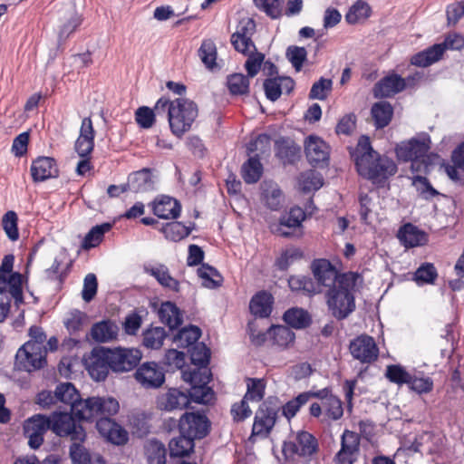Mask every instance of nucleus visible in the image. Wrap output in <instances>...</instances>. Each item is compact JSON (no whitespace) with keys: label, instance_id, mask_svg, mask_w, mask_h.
I'll return each mask as SVG.
<instances>
[{"label":"nucleus","instance_id":"nucleus-1","mask_svg":"<svg viewBox=\"0 0 464 464\" xmlns=\"http://www.w3.org/2000/svg\"><path fill=\"white\" fill-rule=\"evenodd\" d=\"M359 277L355 272L343 273L338 283L325 292L328 310L338 321L346 319L356 308L353 290Z\"/></svg>","mask_w":464,"mask_h":464},{"label":"nucleus","instance_id":"nucleus-2","mask_svg":"<svg viewBox=\"0 0 464 464\" xmlns=\"http://www.w3.org/2000/svg\"><path fill=\"white\" fill-rule=\"evenodd\" d=\"M358 174L372 184L382 187L390 177L396 174L398 167L394 160L386 155H381L379 152L374 157L361 160L355 164Z\"/></svg>","mask_w":464,"mask_h":464},{"label":"nucleus","instance_id":"nucleus-3","mask_svg":"<svg viewBox=\"0 0 464 464\" xmlns=\"http://www.w3.org/2000/svg\"><path fill=\"white\" fill-rule=\"evenodd\" d=\"M198 114L196 102L185 98L176 99V103L169 110V124L170 131L178 138H181L191 129Z\"/></svg>","mask_w":464,"mask_h":464},{"label":"nucleus","instance_id":"nucleus-4","mask_svg":"<svg viewBox=\"0 0 464 464\" xmlns=\"http://www.w3.org/2000/svg\"><path fill=\"white\" fill-rule=\"evenodd\" d=\"M281 408L282 401L278 397L268 396L265 399L256 411L249 440L254 436H268L279 418Z\"/></svg>","mask_w":464,"mask_h":464},{"label":"nucleus","instance_id":"nucleus-5","mask_svg":"<svg viewBox=\"0 0 464 464\" xmlns=\"http://www.w3.org/2000/svg\"><path fill=\"white\" fill-rule=\"evenodd\" d=\"M119 410V401L113 397L90 396L84 399L82 408L77 412V419L92 422L94 419L112 418Z\"/></svg>","mask_w":464,"mask_h":464},{"label":"nucleus","instance_id":"nucleus-6","mask_svg":"<svg viewBox=\"0 0 464 464\" xmlns=\"http://www.w3.org/2000/svg\"><path fill=\"white\" fill-rule=\"evenodd\" d=\"M74 413L55 411L52 412L51 430L58 437H69L71 440L85 441L87 433Z\"/></svg>","mask_w":464,"mask_h":464},{"label":"nucleus","instance_id":"nucleus-7","mask_svg":"<svg viewBox=\"0 0 464 464\" xmlns=\"http://www.w3.org/2000/svg\"><path fill=\"white\" fill-rule=\"evenodd\" d=\"M180 434H185L195 442L208 436L211 431V421L204 411H186L178 424Z\"/></svg>","mask_w":464,"mask_h":464},{"label":"nucleus","instance_id":"nucleus-8","mask_svg":"<svg viewBox=\"0 0 464 464\" xmlns=\"http://www.w3.org/2000/svg\"><path fill=\"white\" fill-rule=\"evenodd\" d=\"M431 145L430 136L422 131L409 140L397 143L394 151L400 161L409 162L410 160L420 158L430 152Z\"/></svg>","mask_w":464,"mask_h":464},{"label":"nucleus","instance_id":"nucleus-9","mask_svg":"<svg viewBox=\"0 0 464 464\" xmlns=\"http://www.w3.org/2000/svg\"><path fill=\"white\" fill-rule=\"evenodd\" d=\"M305 213L300 207H293L288 212L282 215L278 224L273 229L274 233L283 237H301L303 232V221Z\"/></svg>","mask_w":464,"mask_h":464},{"label":"nucleus","instance_id":"nucleus-10","mask_svg":"<svg viewBox=\"0 0 464 464\" xmlns=\"http://www.w3.org/2000/svg\"><path fill=\"white\" fill-rule=\"evenodd\" d=\"M47 364L46 353L24 343L16 352L14 365L19 371L32 372L44 368Z\"/></svg>","mask_w":464,"mask_h":464},{"label":"nucleus","instance_id":"nucleus-11","mask_svg":"<svg viewBox=\"0 0 464 464\" xmlns=\"http://www.w3.org/2000/svg\"><path fill=\"white\" fill-rule=\"evenodd\" d=\"M110 353H111V348L103 346L94 347L91 352L87 369L91 377L96 382L104 381L109 372H112Z\"/></svg>","mask_w":464,"mask_h":464},{"label":"nucleus","instance_id":"nucleus-12","mask_svg":"<svg viewBox=\"0 0 464 464\" xmlns=\"http://www.w3.org/2000/svg\"><path fill=\"white\" fill-rule=\"evenodd\" d=\"M134 378L144 389H158L165 382V370L155 362H145L136 368Z\"/></svg>","mask_w":464,"mask_h":464},{"label":"nucleus","instance_id":"nucleus-13","mask_svg":"<svg viewBox=\"0 0 464 464\" xmlns=\"http://www.w3.org/2000/svg\"><path fill=\"white\" fill-rule=\"evenodd\" d=\"M111 363L113 372H126L135 369L142 357L139 349L116 347L111 349Z\"/></svg>","mask_w":464,"mask_h":464},{"label":"nucleus","instance_id":"nucleus-14","mask_svg":"<svg viewBox=\"0 0 464 464\" xmlns=\"http://www.w3.org/2000/svg\"><path fill=\"white\" fill-rule=\"evenodd\" d=\"M311 268L313 275L316 280V286L318 293L322 292V286L328 289L338 283L341 274L337 271L335 266L325 258L314 259L312 262Z\"/></svg>","mask_w":464,"mask_h":464},{"label":"nucleus","instance_id":"nucleus-15","mask_svg":"<svg viewBox=\"0 0 464 464\" xmlns=\"http://www.w3.org/2000/svg\"><path fill=\"white\" fill-rule=\"evenodd\" d=\"M311 268L313 275L316 280V286L318 293L322 292V286L328 289L338 283L341 274L337 271L335 266L325 258L314 259L312 262Z\"/></svg>","mask_w":464,"mask_h":464},{"label":"nucleus","instance_id":"nucleus-16","mask_svg":"<svg viewBox=\"0 0 464 464\" xmlns=\"http://www.w3.org/2000/svg\"><path fill=\"white\" fill-rule=\"evenodd\" d=\"M256 33V23L252 18L240 20L237 31L231 35V44L236 51L243 54L248 53V49L256 50L252 36Z\"/></svg>","mask_w":464,"mask_h":464},{"label":"nucleus","instance_id":"nucleus-17","mask_svg":"<svg viewBox=\"0 0 464 464\" xmlns=\"http://www.w3.org/2000/svg\"><path fill=\"white\" fill-rule=\"evenodd\" d=\"M349 350L353 357L362 363L374 362L379 355V349L372 336L362 334L351 341Z\"/></svg>","mask_w":464,"mask_h":464},{"label":"nucleus","instance_id":"nucleus-18","mask_svg":"<svg viewBox=\"0 0 464 464\" xmlns=\"http://www.w3.org/2000/svg\"><path fill=\"white\" fill-rule=\"evenodd\" d=\"M96 429L102 437L113 445H125L129 440L128 431L112 418L96 420Z\"/></svg>","mask_w":464,"mask_h":464},{"label":"nucleus","instance_id":"nucleus-19","mask_svg":"<svg viewBox=\"0 0 464 464\" xmlns=\"http://www.w3.org/2000/svg\"><path fill=\"white\" fill-rule=\"evenodd\" d=\"M31 176L34 183L45 181L59 176L57 161L53 157L39 156L32 161Z\"/></svg>","mask_w":464,"mask_h":464},{"label":"nucleus","instance_id":"nucleus-20","mask_svg":"<svg viewBox=\"0 0 464 464\" xmlns=\"http://www.w3.org/2000/svg\"><path fill=\"white\" fill-rule=\"evenodd\" d=\"M307 160L314 167L327 164L330 158L329 146L319 137L310 135L304 141Z\"/></svg>","mask_w":464,"mask_h":464},{"label":"nucleus","instance_id":"nucleus-21","mask_svg":"<svg viewBox=\"0 0 464 464\" xmlns=\"http://www.w3.org/2000/svg\"><path fill=\"white\" fill-rule=\"evenodd\" d=\"M82 15L75 7L65 9L59 18L58 45H63L82 24Z\"/></svg>","mask_w":464,"mask_h":464},{"label":"nucleus","instance_id":"nucleus-22","mask_svg":"<svg viewBox=\"0 0 464 464\" xmlns=\"http://www.w3.org/2000/svg\"><path fill=\"white\" fill-rule=\"evenodd\" d=\"M149 206L159 218L176 219L180 216L181 204L179 200L167 195L158 196Z\"/></svg>","mask_w":464,"mask_h":464},{"label":"nucleus","instance_id":"nucleus-23","mask_svg":"<svg viewBox=\"0 0 464 464\" xmlns=\"http://www.w3.org/2000/svg\"><path fill=\"white\" fill-rule=\"evenodd\" d=\"M406 88L405 80L397 73H391L379 80L373 86L375 98H389Z\"/></svg>","mask_w":464,"mask_h":464},{"label":"nucleus","instance_id":"nucleus-24","mask_svg":"<svg viewBox=\"0 0 464 464\" xmlns=\"http://www.w3.org/2000/svg\"><path fill=\"white\" fill-rule=\"evenodd\" d=\"M158 408L161 411H172L189 407V400L187 393L178 388H169L167 392L157 399Z\"/></svg>","mask_w":464,"mask_h":464},{"label":"nucleus","instance_id":"nucleus-25","mask_svg":"<svg viewBox=\"0 0 464 464\" xmlns=\"http://www.w3.org/2000/svg\"><path fill=\"white\" fill-rule=\"evenodd\" d=\"M301 148L289 138L280 137L275 142L276 157L284 164H294L300 158Z\"/></svg>","mask_w":464,"mask_h":464},{"label":"nucleus","instance_id":"nucleus-26","mask_svg":"<svg viewBox=\"0 0 464 464\" xmlns=\"http://www.w3.org/2000/svg\"><path fill=\"white\" fill-rule=\"evenodd\" d=\"M58 401L70 406V410L77 417V412L82 408L84 399L72 382H62L56 386Z\"/></svg>","mask_w":464,"mask_h":464},{"label":"nucleus","instance_id":"nucleus-27","mask_svg":"<svg viewBox=\"0 0 464 464\" xmlns=\"http://www.w3.org/2000/svg\"><path fill=\"white\" fill-rule=\"evenodd\" d=\"M160 321L169 327V331L179 329L183 324V313L171 301L162 302L158 311Z\"/></svg>","mask_w":464,"mask_h":464},{"label":"nucleus","instance_id":"nucleus-28","mask_svg":"<svg viewBox=\"0 0 464 464\" xmlns=\"http://www.w3.org/2000/svg\"><path fill=\"white\" fill-rule=\"evenodd\" d=\"M274 304V296L271 293L262 290L255 294L249 302L251 314L258 318L270 316Z\"/></svg>","mask_w":464,"mask_h":464},{"label":"nucleus","instance_id":"nucleus-29","mask_svg":"<svg viewBox=\"0 0 464 464\" xmlns=\"http://www.w3.org/2000/svg\"><path fill=\"white\" fill-rule=\"evenodd\" d=\"M398 237L406 248L420 246L428 243L427 233L411 223L401 227Z\"/></svg>","mask_w":464,"mask_h":464},{"label":"nucleus","instance_id":"nucleus-30","mask_svg":"<svg viewBox=\"0 0 464 464\" xmlns=\"http://www.w3.org/2000/svg\"><path fill=\"white\" fill-rule=\"evenodd\" d=\"M119 327L111 319H104L92 324L90 335L97 343H108L117 339Z\"/></svg>","mask_w":464,"mask_h":464},{"label":"nucleus","instance_id":"nucleus-31","mask_svg":"<svg viewBox=\"0 0 464 464\" xmlns=\"http://www.w3.org/2000/svg\"><path fill=\"white\" fill-rule=\"evenodd\" d=\"M129 189L134 193H142L154 189L151 169L143 168L132 172L128 178Z\"/></svg>","mask_w":464,"mask_h":464},{"label":"nucleus","instance_id":"nucleus-32","mask_svg":"<svg viewBox=\"0 0 464 464\" xmlns=\"http://www.w3.org/2000/svg\"><path fill=\"white\" fill-rule=\"evenodd\" d=\"M144 271L148 275L153 276L164 288H169L177 293L179 292V282L170 276L169 270L165 265L158 264L157 266H145Z\"/></svg>","mask_w":464,"mask_h":464},{"label":"nucleus","instance_id":"nucleus-33","mask_svg":"<svg viewBox=\"0 0 464 464\" xmlns=\"http://www.w3.org/2000/svg\"><path fill=\"white\" fill-rule=\"evenodd\" d=\"M444 53V48L440 43L434 44L425 50L415 53L411 59V63L418 67H428L439 62Z\"/></svg>","mask_w":464,"mask_h":464},{"label":"nucleus","instance_id":"nucleus-34","mask_svg":"<svg viewBox=\"0 0 464 464\" xmlns=\"http://www.w3.org/2000/svg\"><path fill=\"white\" fill-rule=\"evenodd\" d=\"M283 320L288 327L296 330L305 329L312 324V317L308 311L301 307L287 309L283 314Z\"/></svg>","mask_w":464,"mask_h":464},{"label":"nucleus","instance_id":"nucleus-35","mask_svg":"<svg viewBox=\"0 0 464 464\" xmlns=\"http://www.w3.org/2000/svg\"><path fill=\"white\" fill-rule=\"evenodd\" d=\"M371 114L376 129H383L390 124L393 116V107L389 102H375L371 109Z\"/></svg>","mask_w":464,"mask_h":464},{"label":"nucleus","instance_id":"nucleus-36","mask_svg":"<svg viewBox=\"0 0 464 464\" xmlns=\"http://www.w3.org/2000/svg\"><path fill=\"white\" fill-rule=\"evenodd\" d=\"M195 228V223L187 227L179 221H172L162 225L159 230L164 234L166 239L179 242L185 237H188L191 231Z\"/></svg>","mask_w":464,"mask_h":464},{"label":"nucleus","instance_id":"nucleus-37","mask_svg":"<svg viewBox=\"0 0 464 464\" xmlns=\"http://www.w3.org/2000/svg\"><path fill=\"white\" fill-rule=\"evenodd\" d=\"M144 453L148 464H166L167 449L160 440H149L144 445Z\"/></svg>","mask_w":464,"mask_h":464},{"label":"nucleus","instance_id":"nucleus-38","mask_svg":"<svg viewBox=\"0 0 464 464\" xmlns=\"http://www.w3.org/2000/svg\"><path fill=\"white\" fill-rule=\"evenodd\" d=\"M195 442L185 434L173 438L169 442V456L171 458H183L194 451Z\"/></svg>","mask_w":464,"mask_h":464},{"label":"nucleus","instance_id":"nucleus-39","mask_svg":"<svg viewBox=\"0 0 464 464\" xmlns=\"http://www.w3.org/2000/svg\"><path fill=\"white\" fill-rule=\"evenodd\" d=\"M201 329L194 324H189L179 330L173 336V342L178 343L179 348H187L198 343L201 337Z\"/></svg>","mask_w":464,"mask_h":464},{"label":"nucleus","instance_id":"nucleus-40","mask_svg":"<svg viewBox=\"0 0 464 464\" xmlns=\"http://www.w3.org/2000/svg\"><path fill=\"white\" fill-rule=\"evenodd\" d=\"M168 333L160 326H150L142 333V345L148 349L159 350L162 347Z\"/></svg>","mask_w":464,"mask_h":464},{"label":"nucleus","instance_id":"nucleus-41","mask_svg":"<svg viewBox=\"0 0 464 464\" xmlns=\"http://www.w3.org/2000/svg\"><path fill=\"white\" fill-rule=\"evenodd\" d=\"M267 334L273 344L283 348L293 343L295 339V333L285 325H272L268 328Z\"/></svg>","mask_w":464,"mask_h":464},{"label":"nucleus","instance_id":"nucleus-42","mask_svg":"<svg viewBox=\"0 0 464 464\" xmlns=\"http://www.w3.org/2000/svg\"><path fill=\"white\" fill-rule=\"evenodd\" d=\"M112 227V224L109 222L102 223L92 227L90 231L85 235L82 247L84 250L98 246L103 240L104 234L109 232Z\"/></svg>","mask_w":464,"mask_h":464},{"label":"nucleus","instance_id":"nucleus-43","mask_svg":"<svg viewBox=\"0 0 464 464\" xmlns=\"http://www.w3.org/2000/svg\"><path fill=\"white\" fill-rule=\"evenodd\" d=\"M300 451V457H312L319 450V444L316 438L306 430H300L295 437Z\"/></svg>","mask_w":464,"mask_h":464},{"label":"nucleus","instance_id":"nucleus-44","mask_svg":"<svg viewBox=\"0 0 464 464\" xmlns=\"http://www.w3.org/2000/svg\"><path fill=\"white\" fill-rule=\"evenodd\" d=\"M263 174V166L258 156L250 157L241 168V175L246 184L256 183Z\"/></svg>","mask_w":464,"mask_h":464},{"label":"nucleus","instance_id":"nucleus-45","mask_svg":"<svg viewBox=\"0 0 464 464\" xmlns=\"http://www.w3.org/2000/svg\"><path fill=\"white\" fill-rule=\"evenodd\" d=\"M129 426L132 435L142 439L150 432V424L149 418L144 412H133L129 416Z\"/></svg>","mask_w":464,"mask_h":464},{"label":"nucleus","instance_id":"nucleus-46","mask_svg":"<svg viewBox=\"0 0 464 464\" xmlns=\"http://www.w3.org/2000/svg\"><path fill=\"white\" fill-rule=\"evenodd\" d=\"M439 160L440 155L438 153L428 152L420 158L410 160L411 170L414 173L423 174L426 177L431 172Z\"/></svg>","mask_w":464,"mask_h":464},{"label":"nucleus","instance_id":"nucleus-47","mask_svg":"<svg viewBox=\"0 0 464 464\" xmlns=\"http://www.w3.org/2000/svg\"><path fill=\"white\" fill-rule=\"evenodd\" d=\"M250 76L243 73H232L227 77V86L229 92L234 95H247L249 93Z\"/></svg>","mask_w":464,"mask_h":464},{"label":"nucleus","instance_id":"nucleus-48","mask_svg":"<svg viewBox=\"0 0 464 464\" xmlns=\"http://www.w3.org/2000/svg\"><path fill=\"white\" fill-rule=\"evenodd\" d=\"M288 286L294 292H304L308 295L318 293V287L314 279L306 276H291L288 278Z\"/></svg>","mask_w":464,"mask_h":464},{"label":"nucleus","instance_id":"nucleus-49","mask_svg":"<svg viewBox=\"0 0 464 464\" xmlns=\"http://www.w3.org/2000/svg\"><path fill=\"white\" fill-rule=\"evenodd\" d=\"M197 273L200 278L205 280L206 287L217 288L222 285L224 278L216 267L205 263L198 268Z\"/></svg>","mask_w":464,"mask_h":464},{"label":"nucleus","instance_id":"nucleus-50","mask_svg":"<svg viewBox=\"0 0 464 464\" xmlns=\"http://www.w3.org/2000/svg\"><path fill=\"white\" fill-rule=\"evenodd\" d=\"M188 352L192 364L199 368H206L208 365L211 352L204 343H197L189 348Z\"/></svg>","mask_w":464,"mask_h":464},{"label":"nucleus","instance_id":"nucleus-51","mask_svg":"<svg viewBox=\"0 0 464 464\" xmlns=\"http://www.w3.org/2000/svg\"><path fill=\"white\" fill-rule=\"evenodd\" d=\"M14 256L8 254L4 256L0 266V286L7 287L8 285L13 284V277L19 276V279H23V276L19 272H14Z\"/></svg>","mask_w":464,"mask_h":464},{"label":"nucleus","instance_id":"nucleus-52","mask_svg":"<svg viewBox=\"0 0 464 464\" xmlns=\"http://www.w3.org/2000/svg\"><path fill=\"white\" fill-rule=\"evenodd\" d=\"M438 278V271L432 263L421 264L414 273L413 279L419 285H433Z\"/></svg>","mask_w":464,"mask_h":464},{"label":"nucleus","instance_id":"nucleus-53","mask_svg":"<svg viewBox=\"0 0 464 464\" xmlns=\"http://www.w3.org/2000/svg\"><path fill=\"white\" fill-rule=\"evenodd\" d=\"M372 9L369 4L363 0H357L345 14V21L349 24H355L360 18L371 16Z\"/></svg>","mask_w":464,"mask_h":464},{"label":"nucleus","instance_id":"nucleus-54","mask_svg":"<svg viewBox=\"0 0 464 464\" xmlns=\"http://www.w3.org/2000/svg\"><path fill=\"white\" fill-rule=\"evenodd\" d=\"M411 184L416 188L419 195L426 200H430L440 195V192L432 187L428 178L423 175L413 176Z\"/></svg>","mask_w":464,"mask_h":464},{"label":"nucleus","instance_id":"nucleus-55","mask_svg":"<svg viewBox=\"0 0 464 464\" xmlns=\"http://www.w3.org/2000/svg\"><path fill=\"white\" fill-rule=\"evenodd\" d=\"M198 53L202 63L206 65L207 68L213 69L216 66L218 53L217 47L213 40H203Z\"/></svg>","mask_w":464,"mask_h":464},{"label":"nucleus","instance_id":"nucleus-56","mask_svg":"<svg viewBox=\"0 0 464 464\" xmlns=\"http://www.w3.org/2000/svg\"><path fill=\"white\" fill-rule=\"evenodd\" d=\"M303 256L304 253L300 248H287L276 259L275 266L280 271H286L295 261L303 258Z\"/></svg>","mask_w":464,"mask_h":464},{"label":"nucleus","instance_id":"nucleus-57","mask_svg":"<svg viewBox=\"0 0 464 464\" xmlns=\"http://www.w3.org/2000/svg\"><path fill=\"white\" fill-rule=\"evenodd\" d=\"M385 376L391 382L401 386L410 383L411 374L401 364H391L386 368Z\"/></svg>","mask_w":464,"mask_h":464},{"label":"nucleus","instance_id":"nucleus-58","mask_svg":"<svg viewBox=\"0 0 464 464\" xmlns=\"http://www.w3.org/2000/svg\"><path fill=\"white\" fill-rule=\"evenodd\" d=\"M3 229L5 230L7 237L11 241H16L19 238L18 230V216L14 210H8L2 218L1 220Z\"/></svg>","mask_w":464,"mask_h":464},{"label":"nucleus","instance_id":"nucleus-59","mask_svg":"<svg viewBox=\"0 0 464 464\" xmlns=\"http://www.w3.org/2000/svg\"><path fill=\"white\" fill-rule=\"evenodd\" d=\"M266 383L263 379L247 378L246 379V392L244 395L245 399L251 401H260L265 396Z\"/></svg>","mask_w":464,"mask_h":464},{"label":"nucleus","instance_id":"nucleus-60","mask_svg":"<svg viewBox=\"0 0 464 464\" xmlns=\"http://www.w3.org/2000/svg\"><path fill=\"white\" fill-rule=\"evenodd\" d=\"M51 424L52 414L49 417L37 414L28 419L24 425V432L37 431L44 434L48 430H51Z\"/></svg>","mask_w":464,"mask_h":464},{"label":"nucleus","instance_id":"nucleus-61","mask_svg":"<svg viewBox=\"0 0 464 464\" xmlns=\"http://www.w3.org/2000/svg\"><path fill=\"white\" fill-rule=\"evenodd\" d=\"M377 152L378 151L373 150L370 138L366 135H362L358 140L356 149L352 154V157L354 160V164H356V162H360L361 160H367V158L374 157V154Z\"/></svg>","mask_w":464,"mask_h":464},{"label":"nucleus","instance_id":"nucleus-62","mask_svg":"<svg viewBox=\"0 0 464 464\" xmlns=\"http://www.w3.org/2000/svg\"><path fill=\"white\" fill-rule=\"evenodd\" d=\"M285 57L296 72H300L307 60V51L304 47L290 45L286 48Z\"/></svg>","mask_w":464,"mask_h":464},{"label":"nucleus","instance_id":"nucleus-63","mask_svg":"<svg viewBox=\"0 0 464 464\" xmlns=\"http://www.w3.org/2000/svg\"><path fill=\"white\" fill-rule=\"evenodd\" d=\"M69 452L73 464H92V458L89 451L82 443L84 441L72 440Z\"/></svg>","mask_w":464,"mask_h":464},{"label":"nucleus","instance_id":"nucleus-64","mask_svg":"<svg viewBox=\"0 0 464 464\" xmlns=\"http://www.w3.org/2000/svg\"><path fill=\"white\" fill-rule=\"evenodd\" d=\"M307 393H300L296 397L288 401L286 403L282 404V415L287 419V420H291L296 413L299 411L300 408L307 403Z\"/></svg>","mask_w":464,"mask_h":464}]
</instances>
